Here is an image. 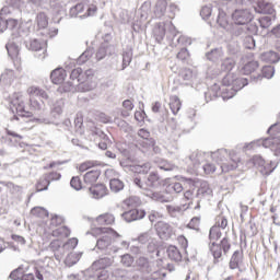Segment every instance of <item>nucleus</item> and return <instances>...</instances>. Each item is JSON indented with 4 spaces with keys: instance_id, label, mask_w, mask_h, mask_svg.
Returning a JSON list of instances; mask_svg holds the SVG:
<instances>
[{
    "instance_id": "8",
    "label": "nucleus",
    "mask_w": 280,
    "mask_h": 280,
    "mask_svg": "<svg viewBox=\"0 0 280 280\" xmlns=\"http://www.w3.org/2000/svg\"><path fill=\"white\" fill-rule=\"evenodd\" d=\"M244 86H248V79L236 77V79L234 80V85H232L230 90L226 89V91H230V93L223 94L222 100L226 101V100H231L232 97H235V94L237 93V91H242Z\"/></svg>"
},
{
    "instance_id": "35",
    "label": "nucleus",
    "mask_w": 280,
    "mask_h": 280,
    "mask_svg": "<svg viewBox=\"0 0 280 280\" xmlns=\"http://www.w3.org/2000/svg\"><path fill=\"white\" fill-rule=\"evenodd\" d=\"M132 172H136V174H148L150 170H152V164L150 162L138 164L132 166Z\"/></svg>"
},
{
    "instance_id": "31",
    "label": "nucleus",
    "mask_w": 280,
    "mask_h": 280,
    "mask_svg": "<svg viewBox=\"0 0 280 280\" xmlns=\"http://www.w3.org/2000/svg\"><path fill=\"white\" fill-rule=\"evenodd\" d=\"M101 172L98 170H92L84 175V183L86 185H93V183H97V178H100Z\"/></svg>"
},
{
    "instance_id": "30",
    "label": "nucleus",
    "mask_w": 280,
    "mask_h": 280,
    "mask_svg": "<svg viewBox=\"0 0 280 280\" xmlns=\"http://www.w3.org/2000/svg\"><path fill=\"white\" fill-rule=\"evenodd\" d=\"M153 34L156 40H163V38H165V35L167 34V31L165 28V22L158 23L153 30Z\"/></svg>"
},
{
    "instance_id": "17",
    "label": "nucleus",
    "mask_w": 280,
    "mask_h": 280,
    "mask_svg": "<svg viewBox=\"0 0 280 280\" xmlns=\"http://www.w3.org/2000/svg\"><path fill=\"white\" fill-rule=\"evenodd\" d=\"M97 84L93 82V79L83 78L80 83L77 84V91L79 93H89V91H93Z\"/></svg>"
},
{
    "instance_id": "54",
    "label": "nucleus",
    "mask_w": 280,
    "mask_h": 280,
    "mask_svg": "<svg viewBox=\"0 0 280 280\" xmlns=\"http://www.w3.org/2000/svg\"><path fill=\"white\" fill-rule=\"evenodd\" d=\"M219 229H226L229 226V220H226V217L224 214H220L215 218V225Z\"/></svg>"
},
{
    "instance_id": "62",
    "label": "nucleus",
    "mask_w": 280,
    "mask_h": 280,
    "mask_svg": "<svg viewBox=\"0 0 280 280\" xmlns=\"http://www.w3.org/2000/svg\"><path fill=\"white\" fill-rule=\"evenodd\" d=\"M49 183L46 179V177L42 178L38 180V183L36 184V189L37 191H47L48 187H49Z\"/></svg>"
},
{
    "instance_id": "13",
    "label": "nucleus",
    "mask_w": 280,
    "mask_h": 280,
    "mask_svg": "<svg viewBox=\"0 0 280 280\" xmlns=\"http://www.w3.org/2000/svg\"><path fill=\"white\" fill-rule=\"evenodd\" d=\"M145 196L148 198H151V200H154L155 202H172V196L167 195L165 191H152L147 190Z\"/></svg>"
},
{
    "instance_id": "11",
    "label": "nucleus",
    "mask_w": 280,
    "mask_h": 280,
    "mask_svg": "<svg viewBox=\"0 0 280 280\" xmlns=\"http://www.w3.org/2000/svg\"><path fill=\"white\" fill-rule=\"evenodd\" d=\"M49 249L54 253L55 259L57 261H60L62 257L66 255L65 245L62 244V241L55 240L49 244Z\"/></svg>"
},
{
    "instance_id": "55",
    "label": "nucleus",
    "mask_w": 280,
    "mask_h": 280,
    "mask_svg": "<svg viewBox=\"0 0 280 280\" xmlns=\"http://www.w3.org/2000/svg\"><path fill=\"white\" fill-rule=\"evenodd\" d=\"M80 257H82V254H69L66 258L67 266H75L80 261Z\"/></svg>"
},
{
    "instance_id": "6",
    "label": "nucleus",
    "mask_w": 280,
    "mask_h": 280,
    "mask_svg": "<svg viewBox=\"0 0 280 280\" xmlns=\"http://www.w3.org/2000/svg\"><path fill=\"white\" fill-rule=\"evenodd\" d=\"M255 19L250 9H236L232 12V23L234 25H248Z\"/></svg>"
},
{
    "instance_id": "26",
    "label": "nucleus",
    "mask_w": 280,
    "mask_h": 280,
    "mask_svg": "<svg viewBox=\"0 0 280 280\" xmlns=\"http://www.w3.org/2000/svg\"><path fill=\"white\" fill-rule=\"evenodd\" d=\"M258 69V61H249L242 67L241 73H243L244 75H250V73H255V71H257Z\"/></svg>"
},
{
    "instance_id": "39",
    "label": "nucleus",
    "mask_w": 280,
    "mask_h": 280,
    "mask_svg": "<svg viewBox=\"0 0 280 280\" xmlns=\"http://www.w3.org/2000/svg\"><path fill=\"white\" fill-rule=\"evenodd\" d=\"M36 23L39 27V30H45L49 25V20L47 19V14L44 12H40L36 16Z\"/></svg>"
},
{
    "instance_id": "34",
    "label": "nucleus",
    "mask_w": 280,
    "mask_h": 280,
    "mask_svg": "<svg viewBox=\"0 0 280 280\" xmlns=\"http://www.w3.org/2000/svg\"><path fill=\"white\" fill-rule=\"evenodd\" d=\"M124 183L119 178H113L109 180L110 191L114 194H119V191L124 190Z\"/></svg>"
},
{
    "instance_id": "14",
    "label": "nucleus",
    "mask_w": 280,
    "mask_h": 280,
    "mask_svg": "<svg viewBox=\"0 0 280 280\" xmlns=\"http://www.w3.org/2000/svg\"><path fill=\"white\" fill-rule=\"evenodd\" d=\"M280 141L279 138H266L264 140H257V141H254L249 144H247L245 148L247 150H253L255 148V145H262V148H275V145L277 144V142Z\"/></svg>"
},
{
    "instance_id": "53",
    "label": "nucleus",
    "mask_w": 280,
    "mask_h": 280,
    "mask_svg": "<svg viewBox=\"0 0 280 280\" xmlns=\"http://www.w3.org/2000/svg\"><path fill=\"white\" fill-rule=\"evenodd\" d=\"M245 49H255V38L253 34H247L243 40Z\"/></svg>"
},
{
    "instance_id": "32",
    "label": "nucleus",
    "mask_w": 280,
    "mask_h": 280,
    "mask_svg": "<svg viewBox=\"0 0 280 280\" xmlns=\"http://www.w3.org/2000/svg\"><path fill=\"white\" fill-rule=\"evenodd\" d=\"M113 54V46L102 45L96 52V60H104L106 56Z\"/></svg>"
},
{
    "instance_id": "21",
    "label": "nucleus",
    "mask_w": 280,
    "mask_h": 280,
    "mask_svg": "<svg viewBox=\"0 0 280 280\" xmlns=\"http://www.w3.org/2000/svg\"><path fill=\"white\" fill-rule=\"evenodd\" d=\"M244 259V255L240 250H235L230 259V268L231 270H237L240 268V265L242 264Z\"/></svg>"
},
{
    "instance_id": "47",
    "label": "nucleus",
    "mask_w": 280,
    "mask_h": 280,
    "mask_svg": "<svg viewBox=\"0 0 280 280\" xmlns=\"http://www.w3.org/2000/svg\"><path fill=\"white\" fill-rule=\"evenodd\" d=\"M237 75L233 72H229L223 79H222V84L223 86H232L235 84Z\"/></svg>"
},
{
    "instance_id": "7",
    "label": "nucleus",
    "mask_w": 280,
    "mask_h": 280,
    "mask_svg": "<svg viewBox=\"0 0 280 280\" xmlns=\"http://www.w3.org/2000/svg\"><path fill=\"white\" fill-rule=\"evenodd\" d=\"M258 27L253 24L237 25L233 24L230 28V34L235 38H245L248 34H257Z\"/></svg>"
},
{
    "instance_id": "20",
    "label": "nucleus",
    "mask_w": 280,
    "mask_h": 280,
    "mask_svg": "<svg viewBox=\"0 0 280 280\" xmlns=\"http://www.w3.org/2000/svg\"><path fill=\"white\" fill-rule=\"evenodd\" d=\"M167 257L172 260L178 264V261H183V254L180 253V249L174 245H170L167 247Z\"/></svg>"
},
{
    "instance_id": "1",
    "label": "nucleus",
    "mask_w": 280,
    "mask_h": 280,
    "mask_svg": "<svg viewBox=\"0 0 280 280\" xmlns=\"http://www.w3.org/2000/svg\"><path fill=\"white\" fill-rule=\"evenodd\" d=\"M27 94L30 95V106H27V96L22 93L14 94L11 101L12 108H15L20 117H33L34 113L45 112V102L38 101L35 97H40L42 100H49V94L40 88L31 86L27 89ZM34 113H33V112Z\"/></svg>"
},
{
    "instance_id": "46",
    "label": "nucleus",
    "mask_w": 280,
    "mask_h": 280,
    "mask_svg": "<svg viewBox=\"0 0 280 280\" xmlns=\"http://www.w3.org/2000/svg\"><path fill=\"white\" fill-rule=\"evenodd\" d=\"M32 215L36 218H49V211L43 207H35L31 210Z\"/></svg>"
},
{
    "instance_id": "37",
    "label": "nucleus",
    "mask_w": 280,
    "mask_h": 280,
    "mask_svg": "<svg viewBox=\"0 0 280 280\" xmlns=\"http://www.w3.org/2000/svg\"><path fill=\"white\" fill-rule=\"evenodd\" d=\"M124 205L129 207V209H137V207L141 205V198L138 196H131L124 201Z\"/></svg>"
},
{
    "instance_id": "9",
    "label": "nucleus",
    "mask_w": 280,
    "mask_h": 280,
    "mask_svg": "<svg viewBox=\"0 0 280 280\" xmlns=\"http://www.w3.org/2000/svg\"><path fill=\"white\" fill-rule=\"evenodd\" d=\"M121 215L125 222H137V220H143L145 218V210L132 208L131 210L124 212Z\"/></svg>"
},
{
    "instance_id": "10",
    "label": "nucleus",
    "mask_w": 280,
    "mask_h": 280,
    "mask_svg": "<svg viewBox=\"0 0 280 280\" xmlns=\"http://www.w3.org/2000/svg\"><path fill=\"white\" fill-rule=\"evenodd\" d=\"M189 161L198 170L202 163H206L207 159H210V153H205L202 151H195L189 155Z\"/></svg>"
},
{
    "instance_id": "3",
    "label": "nucleus",
    "mask_w": 280,
    "mask_h": 280,
    "mask_svg": "<svg viewBox=\"0 0 280 280\" xmlns=\"http://www.w3.org/2000/svg\"><path fill=\"white\" fill-rule=\"evenodd\" d=\"M210 159L218 163L221 172H233L237 170V163H240V158L235 152H229L226 149H219L210 153Z\"/></svg>"
},
{
    "instance_id": "25",
    "label": "nucleus",
    "mask_w": 280,
    "mask_h": 280,
    "mask_svg": "<svg viewBox=\"0 0 280 280\" xmlns=\"http://www.w3.org/2000/svg\"><path fill=\"white\" fill-rule=\"evenodd\" d=\"M261 74L258 75H252V78L257 81V80H261L262 78H267V80H270V78H272L275 75V67L272 66H265L261 69Z\"/></svg>"
},
{
    "instance_id": "56",
    "label": "nucleus",
    "mask_w": 280,
    "mask_h": 280,
    "mask_svg": "<svg viewBox=\"0 0 280 280\" xmlns=\"http://www.w3.org/2000/svg\"><path fill=\"white\" fill-rule=\"evenodd\" d=\"M96 165H100L97 161H86L80 164L79 172L83 173L86 172V170H91V167H96Z\"/></svg>"
},
{
    "instance_id": "61",
    "label": "nucleus",
    "mask_w": 280,
    "mask_h": 280,
    "mask_svg": "<svg viewBox=\"0 0 280 280\" xmlns=\"http://www.w3.org/2000/svg\"><path fill=\"white\" fill-rule=\"evenodd\" d=\"M23 267H19L18 269H14L10 276H9V279H12V280H22L23 279Z\"/></svg>"
},
{
    "instance_id": "60",
    "label": "nucleus",
    "mask_w": 280,
    "mask_h": 280,
    "mask_svg": "<svg viewBox=\"0 0 280 280\" xmlns=\"http://www.w3.org/2000/svg\"><path fill=\"white\" fill-rule=\"evenodd\" d=\"M188 229H192V231H200V218L194 217L189 223L187 224Z\"/></svg>"
},
{
    "instance_id": "18",
    "label": "nucleus",
    "mask_w": 280,
    "mask_h": 280,
    "mask_svg": "<svg viewBox=\"0 0 280 280\" xmlns=\"http://www.w3.org/2000/svg\"><path fill=\"white\" fill-rule=\"evenodd\" d=\"M67 78V71L62 68H57L50 73L52 84H62Z\"/></svg>"
},
{
    "instance_id": "57",
    "label": "nucleus",
    "mask_w": 280,
    "mask_h": 280,
    "mask_svg": "<svg viewBox=\"0 0 280 280\" xmlns=\"http://www.w3.org/2000/svg\"><path fill=\"white\" fill-rule=\"evenodd\" d=\"M202 170L205 174H213L218 167L213 163L209 162V159H207L202 165Z\"/></svg>"
},
{
    "instance_id": "48",
    "label": "nucleus",
    "mask_w": 280,
    "mask_h": 280,
    "mask_svg": "<svg viewBox=\"0 0 280 280\" xmlns=\"http://www.w3.org/2000/svg\"><path fill=\"white\" fill-rule=\"evenodd\" d=\"M275 164H272V162L270 163H266L259 168L260 174H262V176H270V174H272L275 172Z\"/></svg>"
},
{
    "instance_id": "64",
    "label": "nucleus",
    "mask_w": 280,
    "mask_h": 280,
    "mask_svg": "<svg viewBox=\"0 0 280 280\" xmlns=\"http://www.w3.org/2000/svg\"><path fill=\"white\" fill-rule=\"evenodd\" d=\"M164 27L166 30V34H170V36H176V26L172 22H164Z\"/></svg>"
},
{
    "instance_id": "12",
    "label": "nucleus",
    "mask_w": 280,
    "mask_h": 280,
    "mask_svg": "<svg viewBox=\"0 0 280 280\" xmlns=\"http://www.w3.org/2000/svg\"><path fill=\"white\" fill-rule=\"evenodd\" d=\"M84 78L93 80V70L89 69L83 72L82 68H75L70 73V80H77V84L84 80Z\"/></svg>"
},
{
    "instance_id": "50",
    "label": "nucleus",
    "mask_w": 280,
    "mask_h": 280,
    "mask_svg": "<svg viewBox=\"0 0 280 280\" xmlns=\"http://www.w3.org/2000/svg\"><path fill=\"white\" fill-rule=\"evenodd\" d=\"M217 23L220 27L223 30H226V26L229 25V21L226 20V13L224 11H219L218 18H217Z\"/></svg>"
},
{
    "instance_id": "44",
    "label": "nucleus",
    "mask_w": 280,
    "mask_h": 280,
    "mask_svg": "<svg viewBox=\"0 0 280 280\" xmlns=\"http://www.w3.org/2000/svg\"><path fill=\"white\" fill-rule=\"evenodd\" d=\"M122 108L121 112L122 117H130V112L133 110L135 104H132V101L126 100L122 102Z\"/></svg>"
},
{
    "instance_id": "2",
    "label": "nucleus",
    "mask_w": 280,
    "mask_h": 280,
    "mask_svg": "<svg viewBox=\"0 0 280 280\" xmlns=\"http://www.w3.org/2000/svg\"><path fill=\"white\" fill-rule=\"evenodd\" d=\"M222 237V232L219 226L213 225L209 232V250L213 256L214 264H220L222 261V253L226 255L231 250V240L229 237H223L220 244L215 243Z\"/></svg>"
},
{
    "instance_id": "15",
    "label": "nucleus",
    "mask_w": 280,
    "mask_h": 280,
    "mask_svg": "<svg viewBox=\"0 0 280 280\" xmlns=\"http://www.w3.org/2000/svg\"><path fill=\"white\" fill-rule=\"evenodd\" d=\"M155 226L158 235L161 237V240H167V237L172 235V225L165 221H159Z\"/></svg>"
},
{
    "instance_id": "38",
    "label": "nucleus",
    "mask_w": 280,
    "mask_h": 280,
    "mask_svg": "<svg viewBox=\"0 0 280 280\" xmlns=\"http://www.w3.org/2000/svg\"><path fill=\"white\" fill-rule=\"evenodd\" d=\"M166 210H167L168 215H171V218H178V215H183V207L182 206L168 205V206H166Z\"/></svg>"
},
{
    "instance_id": "51",
    "label": "nucleus",
    "mask_w": 280,
    "mask_h": 280,
    "mask_svg": "<svg viewBox=\"0 0 280 280\" xmlns=\"http://www.w3.org/2000/svg\"><path fill=\"white\" fill-rule=\"evenodd\" d=\"M62 108H65V101H56V103L51 107L52 115H62Z\"/></svg>"
},
{
    "instance_id": "27",
    "label": "nucleus",
    "mask_w": 280,
    "mask_h": 280,
    "mask_svg": "<svg viewBox=\"0 0 280 280\" xmlns=\"http://www.w3.org/2000/svg\"><path fill=\"white\" fill-rule=\"evenodd\" d=\"M5 49L8 51V55L10 56V58H12V60H14V58H19L21 47L18 44H15L14 42H9L5 45Z\"/></svg>"
},
{
    "instance_id": "22",
    "label": "nucleus",
    "mask_w": 280,
    "mask_h": 280,
    "mask_svg": "<svg viewBox=\"0 0 280 280\" xmlns=\"http://www.w3.org/2000/svg\"><path fill=\"white\" fill-rule=\"evenodd\" d=\"M213 194V190L209 186V183L201 182L200 187L197 190V198H209Z\"/></svg>"
},
{
    "instance_id": "49",
    "label": "nucleus",
    "mask_w": 280,
    "mask_h": 280,
    "mask_svg": "<svg viewBox=\"0 0 280 280\" xmlns=\"http://www.w3.org/2000/svg\"><path fill=\"white\" fill-rule=\"evenodd\" d=\"M132 62V50H126L122 52V71Z\"/></svg>"
},
{
    "instance_id": "59",
    "label": "nucleus",
    "mask_w": 280,
    "mask_h": 280,
    "mask_svg": "<svg viewBox=\"0 0 280 280\" xmlns=\"http://www.w3.org/2000/svg\"><path fill=\"white\" fill-rule=\"evenodd\" d=\"M82 12H84V4L79 3L70 9V16H79L80 19V14H82Z\"/></svg>"
},
{
    "instance_id": "63",
    "label": "nucleus",
    "mask_w": 280,
    "mask_h": 280,
    "mask_svg": "<svg viewBox=\"0 0 280 280\" xmlns=\"http://www.w3.org/2000/svg\"><path fill=\"white\" fill-rule=\"evenodd\" d=\"M75 246H78V238H70L67 243L63 244L66 253H69V250H73Z\"/></svg>"
},
{
    "instance_id": "42",
    "label": "nucleus",
    "mask_w": 280,
    "mask_h": 280,
    "mask_svg": "<svg viewBox=\"0 0 280 280\" xmlns=\"http://www.w3.org/2000/svg\"><path fill=\"white\" fill-rule=\"evenodd\" d=\"M59 91H61V93H71L73 91H78V84L68 81L66 83H62L61 86H59Z\"/></svg>"
},
{
    "instance_id": "28",
    "label": "nucleus",
    "mask_w": 280,
    "mask_h": 280,
    "mask_svg": "<svg viewBox=\"0 0 280 280\" xmlns=\"http://www.w3.org/2000/svg\"><path fill=\"white\" fill-rule=\"evenodd\" d=\"M96 222L101 224V226L115 224V215L110 213L101 214L96 218Z\"/></svg>"
},
{
    "instance_id": "58",
    "label": "nucleus",
    "mask_w": 280,
    "mask_h": 280,
    "mask_svg": "<svg viewBox=\"0 0 280 280\" xmlns=\"http://www.w3.org/2000/svg\"><path fill=\"white\" fill-rule=\"evenodd\" d=\"M120 264H122V266L126 268H130V266L135 264V258L130 254H125L121 256Z\"/></svg>"
},
{
    "instance_id": "16",
    "label": "nucleus",
    "mask_w": 280,
    "mask_h": 280,
    "mask_svg": "<svg viewBox=\"0 0 280 280\" xmlns=\"http://www.w3.org/2000/svg\"><path fill=\"white\" fill-rule=\"evenodd\" d=\"M90 194L92 195L93 198L96 200H100V198H104L108 194V188L104 184H96L92 185L89 188Z\"/></svg>"
},
{
    "instance_id": "40",
    "label": "nucleus",
    "mask_w": 280,
    "mask_h": 280,
    "mask_svg": "<svg viewBox=\"0 0 280 280\" xmlns=\"http://www.w3.org/2000/svg\"><path fill=\"white\" fill-rule=\"evenodd\" d=\"M261 58H262V60H266V62H271V63H275L278 60H280V56L276 51H272V50H269V51L262 54Z\"/></svg>"
},
{
    "instance_id": "36",
    "label": "nucleus",
    "mask_w": 280,
    "mask_h": 280,
    "mask_svg": "<svg viewBox=\"0 0 280 280\" xmlns=\"http://www.w3.org/2000/svg\"><path fill=\"white\" fill-rule=\"evenodd\" d=\"M45 275H51V267L47 266V267H43V266H38L35 268V277L38 280H43Z\"/></svg>"
},
{
    "instance_id": "45",
    "label": "nucleus",
    "mask_w": 280,
    "mask_h": 280,
    "mask_svg": "<svg viewBox=\"0 0 280 280\" xmlns=\"http://www.w3.org/2000/svg\"><path fill=\"white\" fill-rule=\"evenodd\" d=\"M235 67V60L233 58H225L221 63V71H233Z\"/></svg>"
},
{
    "instance_id": "41",
    "label": "nucleus",
    "mask_w": 280,
    "mask_h": 280,
    "mask_svg": "<svg viewBox=\"0 0 280 280\" xmlns=\"http://www.w3.org/2000/svg\"><path fill=\"white\" fill-rule=\"evenodd\" d=\"M179 78L185 82H191L194 80V70L189 68H184L179 71Z\"/></svg>"
},
{
    "instance_id": "5",
    "label": "nucleus",
    "mask_w": 280,
    "mask_h": 280,
    "mask_svg": "<svg viewBox=\"0 0 280 280\" xmlns=\"http://www.w3.org/2000/svg\"><path fill=\"white\" fill-rule=\"evenodd\" d=\"M96 248L104 253V255H114V253L119 250V248L113 245V235L108 232L97 238Z\"/></svg>"
},
{
    "instance_id": "23",
    "label": "nucleus",
    "mask_w": 280,
    "mask_h": 280,
    "mask_svg": "<svg viewBox=\"0 0 280 280\" xmlns=\"http://www.w3.org/2000/svg\"><path fill=\"white\" fill-rule=\"evenodd\" d=\"M166 11H167V0H158L154 8V14L156 19H161V16H165Z\"/></svg>"
},
{
    "instance_id": "33",
    "label": "nucleus",
    "mask_w": 280,
    "mask_h": 280,
    "mask_svg": "<svg viewBox=\"0 0 280 280\" xmlns=\"http://www.w3.org/2000/svg\"><path fill=\"white\" fill-rule=\"evenodd\" d=\"M180 106H183V104L180 103V98H178V96H176V95L171 96L170 108H171L173 115H178V112L180 110Z\"/></svg>"
},
{
    "instance_id": "29",
    "label": "nucleus",
    "mask_w": 280,
    "mask_h": 280,
    "mask_svg": "<svg viewBox=\"0 0 280 280\" xmlns=\"http://www.w3.org/2000/svg\"><path fill=\"white\" fill-rule=\"evenodd\" d=\"M223 56L224 51H222V48H214L211 51L206 52L207 60H210L211 62H218Z\"/></svg>"
},
{
    "instance_id": "19",
    "label": "nucleus",
    "mask_w": 280,
    "mask_h": 280,
    "mask_svg": "<svg viewBox=\"0 0 280 280\" xmlns=\"http://www.w3.org/2000/svg\"><path fill=\"white\" fill-rule=\"evenodd\" d=\"M113 257H103L92 264V270H104L113 266Z\"/></svg>"
},
{
    "instance_id": "52",
    "label": "nucleus",
    "mask_w": 280,
    "mask_h": 280,
    "mask_svg": "<svg viewBox=\"0 0 280 280\" xmlns=\"http://www.w3.org/2000/svg\"><path fill=\"white\" fill-rule=\"evenodd\" d=\"M183 189V184L180 183H173L166 186V192L168 194H172V191H174L175 194H180Z\"/></svg>"
},
{
    "instance_id": "4",
    "label": "nucleus",
    "mask_w": 280,
    "mask_h": 280,
    "mask_svg": "<svg viewBox=\"0 0 280 280\" xmlns=\"http://www.w3.org/2000/svg\"><path fill=\"white\" fill-rule=\"evenodd\" d=\"M133 185H136V187L139 189H142V191H150V189H159V187L162 185V179L161 176H159V173L151 172L145 182L141 180L139 177H136L133 179Z\"/></svg>"
},
{
    "instance_id": "24",
    "label": "nucleus",
    "mask_w": 280,
    "mask_h": 280,
    "mask_svg": "<svg viewBox=\"0 0 280 280\" xmlns=\"http://www.w3.org/2000/svg\"><path fill=\"white\" fill-rule=\"evenodd\" d=\"M154 163H155V165H158V167L160 170H164V172H172V171L176 170V165L167 162L166 160H164L162 158H155Z\"/></svg>"
},
{
    "instance_id": "43",
    "label": "nucleus",
    "mask_w": 280,
    "mask_h": 280,
    "mask_svg": "<svg viewBox=\"0 0 280 280\" xmlns=\"http://www.w3.org/2000/svg\"><path fill=\"white\" fill-rule=\"evenodd\" d=\"M45 47V44L40 43L38 39H32L30 43H26V48L30 51H40Z\"/></svg>"
}]
</instances>
